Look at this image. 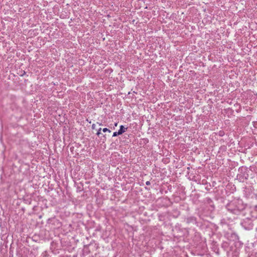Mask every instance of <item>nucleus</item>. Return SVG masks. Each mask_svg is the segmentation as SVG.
I'll list each match as a JSON object with an SVG mask.
<instances>
[{
	"mask_svg": "<svg viewBox=\"0 0 257 257\" xmlns=\"http://www.w3.org/2000/svg\"><path fill=\"white\" fill-rule=\"evenodd\" d=\"M120 134H118V132H114L112 137H116L118 135H120Z\"/></svg>",
	"mask_w": 257,
	"mask_h": 257,
	"instance_id": "obj_4",
	"label": "nucleus"
},
{
	"mask_svg": "<svg viewBox=\"0 0 257 257\" xmlns=\"http://www.w3.org/2000/svg\"><path fill=\"white\" fill-rule=\"evenodd\" d=\"M94 126H95V124H93L92 125V128L93 129H94Z\"/></svg>",
	"mask_w": 257,
	"mask_h": 257,
	"instance_id": "obj_6",
	"label": "nucleus"
},
{
	"mask_svg": "<svg viewBox=\"0 0 257 257\" xmlns=\"http://www.w3.org/2000/svg\"><path fill=\"white\" fill-rule=\"evenodd\" d=\"M101 128H99L97 133H96V135L99 136L100 134H101Z\"/></svg>",
	"mask_w": 257,
	"mask_h": 257,
	"instance_id": "obj_2",
	"label": "nucleus"
},
{
	"mask_svg": "<svg viewBox=\"0 0 257 257\" xmlns=\"http://www.w3.org/2000/svg\"><path fill=\"white\" fill-rule=\"evenodd\" d=\"M150 184H151V183H150V181H147V182H146V184L147 185H150Z\"/></svg>",
	"mask_w": 257,
	"mask_h": 257,
	"instance_id": "obj_5",
	"label": "nucleus"
},
{
	"mask_svg": "<svg viewBox=\"0 0 257 257\" xmlns=\"http://www.w3.org/2000/svg\"><path fill=\"white\" fill-rule=\"evenodd\" d=\"M117 123H115V126H117Z\"/></svg>",
	"mask_w": 257,
	"mask_h": 257,
	"instance_id": "obj_7",
	"label": "nucleus"
},
{
	"mask_svg": "<svg viewBox=\"0 0 257 257\" xmlns=\"http://www.w3.org/2000/svg\"><path fill=\"white\" fill-rule=\"evenodd\" d=\"M102 131H103V132H104V133H105V132H109V133H110V132H111V131H110L109 129H108V128H104L102 130Z\"/></svg>",
	"mask_w": 257,
	"mask_h": 257,
	"instance_id": "obj_3",
	"label": "nucleus"
},
{
	"mask_svg": "<svg viewBox=\"0 0 257 257\" xmlns=\"http://www.w3.org/2000/svg\"><path fill=\"white\" fill-rule=\"evenodd\" d=\"M126 130V127H124L122 125H121L120 126L119 130L118 131V134L121 135L122 133L125 132Z\"/></svg>",
	"mask_w": 257,
	"mask_h": 257,
	"instance_id": "obj_1",
	"label": "nucleus"
}]
</instances>
